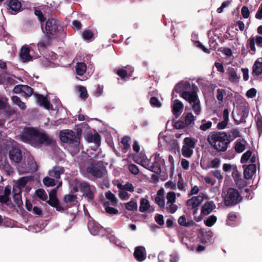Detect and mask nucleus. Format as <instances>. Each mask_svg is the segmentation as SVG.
Here are the masks:
<instances>
[{
    "label": "nucleus",
    "mask_w": 262,
    "mask_h": 262,
    "mask_svg": "<svg viewBox=\"0 0 262 262\" xmlns=\"http://www.w3.org/2000/svg\"><path fill=\"white\" fill-rule=\"evenodd\" d=\"M45 13L46 10L45 7H42L40 9H36L35 11V14L37 16L40 22L45 21L46 18L44 16V13Z\"/></svg>",
    "instance_id": "obj_46"
},
{
    "label": "nucleus",
    "mask_w": 262,
    "mask_h": 262,
    "mask_svg": "<svg viewBox=\"0 0 262 262\" xmlns=\"http://www.w3.org/2000/svg\"><path fill=\"white\" fill-rule=\"evenodd\" d=\"M84 138L88 142L94 144V146L92 147L94 150H96L100 145V137L96 132L94 133H87L84 136Z\"/></svg>",
    "instance_id": "obj_13"
},
{
    "label": "nucleus",
    "mask_w": 262,
    "mask_h": 262,
    "mask_svg": "<svg viewBox=\"0 0 262 262\" xmlns=\"http://www.w3.org/2000/svg\"><path fill=\"white\" fill-rule=\"evenodd\" d=\"M207 195L204 193H200L196 196H193L187 201V206L194 209L193 213H196L198 211V208L200 205L203 202L205 199H207Z\"/></svg>",
    "instance_id": "obj_9"
},
{
    "label": "nucleus",
    "mask_w": 262,
    "mask_h": 262,
    "mask_svg": "<svg viewBox=\"0 0 262 262\" xmlns=\"http://www.w3.org/2000/svg\"><path fill=\"white\" fill-rule=\"evenodd\" d=\"M130 138L128 136L124 137L122 140L121 143L123 144V147L122 148L123 151L126 152L130 148L129 141Z\"/></svg>",
    "instance_id": "obj_45"
},
{
    "label": "nucleus",
    "mask_w": 262,
    "mask_h": 262,
    "mask_svg": "<svg viewBox=\"0 0 262 262\" xmlns=\"http://www.w3.org/2000/svg\"><path fill=\"white\" fill-rule=\"evenodd\" d=\"M247 142L244 139H238L235 142L234 148L236 152L241 153L246 148Z\"/></svg>",
    "instance_id": "obj_33"
},
{
    "label": "nucleus",
    "mask_w": 262,
    "mask_h": 262,
    "mask_svg": "<svg viewBox=\"0 0 262 262\" xmlns=\"http://www.w3.org/2000/svg\"><path fill=\"white\" fill-rule=\"evenodd\" d=\"M178 223L180 225L186 227H191L195 224V223L192 220L189 219L187 220L184 215L179 217Z\"/></svg>",
    "instance_id": "obj_35"
},
{
    "label": "nucleus",
    "mask_w": 262,
    "mask_h": 262,
    "mask_svg": "<svg viewBox=\"0 0 262 262\" xmlns=\"http://www.w3.org/2000/svg\"><path fill=\"white\" fill-rule=\"evenodd\" d=\"M31 178L29 177H24L19 179L16 182V185L13 187L18 188L21 190V189L25 187L28 182L31 181Z\"/></svg>",
    "instance_id": "obj_37"
},
{
    "label": "nucleus",
    "mask_w": 262,
    "mask_h": 262,
    "mask_svg": "<svg viewBox=\"0 0 262 262\" xmlns=\"http://www.w3.org/2000/svg\"><path fill=\"white\" fill-rule=\"evenodd\" d=\"M13 199L17 205L19 207L23 204L21 190L18 188L13 187Z\"/></svg>",
    "instance_id": "obj_34"
},
{
    "label": "nucleus",
    "mask_w": 262,
    "mask_h": 262,
    "mask_svg": "<svg viewBox=\"0 0 262 262\" xmlns=\"http://www.w3.org/2000/svg\"><path fill=\"white\" fill-rule=\"evenodd\" d=\"M243 167L244 168V174L245 178L246 179L251 178L256 171V165L255 164H250L246 168H245V166H244Z\"/></svg>",
    "instance_id": "obj_31"
},
{
    "label": "nucleus",
    "mask_w": 262,
    "mask_h": 262,
    "mask_svg": "<svg viewBox=\"0 0 262 262\" xmlns=\"http://www.w3.org/2000/svg\"><path fill=\"white\" fill-rule=\"evenodd\" d=\"M166 208L168 211L175 213L178 210V206L175 204L176 202V194L173 191H170L166 194Z\"/></svg>",
    "instance_id": "obj_11"
},
{
    "label": "nucleus",
    "mask_w": 262,
    "mask_h": 262,
    "mask_svg": "<svg viewBox=\"0 0 262 262\" xmlns=\"http://www.w3.org/2000/svg\"><path fill=\"white\" fill-rule=\"evenodd\" d=\"M184 108L183 103L178 99L172 101V111L176 117H178L182 113Z\"/></svg>",
    "instance_id": "obj_19"
},
{
    "label": "nucleus",
    "mask_w": 262,
    "mask_h": 262,
    "mask_svg": "<svg viewBox=\"0 0 262 262\" xmlns=\"http://www.w3.org/2000/svg\"><path fill=\"white\" fill-rule=\"evenodd\" d=\"M259 47H262V36H256V37H251L249 39V47L254 54L255 52L256 48L255 43Z\"/></svg>",
    "instance_id": "obj_26"
},
{
    "label": "nucleus",
    "mask_w": 262,
    "mask_h": 262,
    "mask_svg": "<svg viewBox=\"0 0 262 262\" xmlns=\"http://www.w3.org/2000/svg\"><path fill=\"white\" fill-rule=\"evenodd\" d=\"M78 90L80 93V97L82 99H85L88 97L87 91L85 88L82 86H78Z\"/></svg>",
    "instance_id": "obj_59"
},
{
    "label": "nucleus",
    "mask_w": 262,
    "mask_h": 262,
    "mask_svg": "<svg viewBox=\"0 0 262 262\" xmlns=\"http://www.w3.org/2000/svg\"><path fill=\"white\" fill-rule=\"evenodd\" d=\"M253 73L256 75H259L262 73V61L257 59L253 66Z\"/></svg>",
    "instance_id": "obj_38"
},
{
    "label": "nucleus",
    "mask_w": 262,
    "mask_h": 262,
    "mask_svg": "<svg viewBox=\"0 0 262 262\" xmlns=\"http://www.w3.org/2000/svg\"><path fill=\"white\" fill-rule=\"evenodd\" d=\"M196 141L194 139L190 137H186L184 139L183 146H186L187 147L194 148Z\"/></svg>",
    "instance_id": "obj_41"
},
{
    "label": "nucleus",
    "mask_w": 262,
    "mask_h": 262,
    "mask_svg": "<svg viewBox=\"0 0 262 262\" xmlns=\"http://www.w3.org/2000/svg\"><path fill=\"white\" fill-rule=\"evenodd\" d=\"M128 170L132 173L135 175L137 174L139 171L137 166L134 164H131L128 165Z\"/></svg>",
    "instance_id": "obj_63"
},
{
    "label": "nucleus",
    "mask_w": 262,
    "mask_h": 262,
    "mask_svg": "<svg viewBox=\"0 0 262 262\" xmlns=\"http://www.w3.org/2000/svg\"><path fill=\"white\" fill-rule=\"evenodd\" d=\"M192 148L187 147L186 146H182V155L187 158H189L191 157L193 153Z\"/></svg>",
    "instance_id": "obj_42"
},
{
    "label": "nucleus",
    "mask_w": 262,
    "mask_h": 262,
    "mask_svg": "<svg viewBox=\"0 0 262 262\" xmlns=\"http://www.w3.org/2000/svg\"><path fill=\"white\" fill-rule=\"evenodd\" d=\"M88 173L96 177H101L105 174L106 170L102 163H97L92 164L86 169Z\"/></svg>",
    "instance_id": "obj_10"
},
{
    "label": "nucleus",
    "mask_w": 262,
    "mask_h": 262,
    "mask_svg": "<svg viewBox=\"0 0 262 262\" xmlns=\"http://www.w3.org/2000/svg\"><path fill=\"white\" fill-rule=\"evenodd\" d=\"M201 232L202 235V240L204 241L206 243L207 242H210L213 235L212 232L211 230H209L208 232H204L203 230H201ZM202 242H203V241Z\"/></svg>",
    "instance_id": "obj_44"
},
{
    "label": "nucleus",
    "mask_w": 262,
    "mask_h": 262,
    "mask_svg": "<svg viewBox=\"0 0 262 262\" xmlns=\"http://www.w3.org/2000/svg\"><path fill=\"white\" fill-rule=\"evenodd\" d=\"M126 209L128 211H134L137 210V204L134 201H130L125 204Z\"/></svg>",
    "instance_id": "obj_48"
},
{
    "label": "nucleus",
    "mask_w": 262,
    "mask_h": 262,
    "mask_svg": "<svg viewBox=\"0 0 262 262\" xmlns=\"http://www.w3.org/2000/svg\"><path fill=\"white\" fill-rule=\"evenodd\" d=\"M194 117L191 113H188L185 117L184 123L186 125L191 124L194 121Z\"/></svg>",
    "instance_id": "obj_52"
},
{
    "label": "nucleus",
    "mask_w": 262,
    "mask_h": 262,
    "mask_svg": "<svg viewBox=\"0 0 262 262\" xmlns=\"http://www.w3.org/2000/svg\"><path fill=\"white\" fill-rule=\"evenodd\" d=\"M216 217L214 215H211L204 221V223L208 227H211L216 221Z\"/></svg>",
    "instance_id": "obj_54"
},
{
    "label": "nucleus",
    "mask_w": 262,
    "mask_h": 262,
    "mask_svg": "<svg viewBox=\"0 0 262 262\" xmlns=\"http://www.w3.org/2000/svg\"><path fill=\"white\" fill-rule=\"evenodd\" d=\"M31 48L28 46H23L20 50L19 54L20 59L23 62L31 61L32 59V52Z\"/></svg>",
    "instance_id": "obj_16"
},
{
    "label": "nucleus",
    "mask_w": 262,
    "mask_h": 262,
    "mask_svg": "<svg viewBox=\"0 0 262 262\" xmlns=\"http://www.w3.org/2000/svg\"><path fill=\"white\" fill-rule=\"evenodd\" d=\"M16 143H13V147L9 151L10 159L15 162L19 163L22 159L21 152L20 148L15 146Z\"/></svg>",
    "instance_id": "obj_14"
},
{
    "label": "nucleus",
    "mask_w": 262,
    "mask_h": 262,
    "mask_svg": "<svg viewBox=\"0 0 262 262\" xmlns=\"http://www.w3.org/2000/svg\"><path fill=\"white\" fill-rule=\"evenodd\" d=\"M62 183L61 182H59L58 184V186L56 189H53L49 193V198L50 200L48 202L49 204L51 205L52 206L55 207L56 208V210L58 211H61L63 210V208L59 205L58 201L56 198V192L57 189L61 186Z\"/></svg>",
    "instance_id": "obj_12"
},
{
    "label": "nucleus",
    "mask_w": 262,
    "mask_h": 262,
    "mask_svg": "<svg viewBox=\"0 0 262 262\" xmlns=\"http://www.w3.org/2000/svg\"><path fill=\"white\" fill-rule=\"evenodd\" d=\"M226 96V91L225 89H217L216 93V98L220 101H223Z\"/></svg>",
    "instance_id": "obj_50"
},
{
    "label": "nucleus",
    "mask_w": 262,
    "mask_h": 262,
    "mask_svg": "<svg viewBox=\"0 0 262 262\" xmlns=\"http://www.w3.org/2000/svg\"><path fill=\"white\" fill-rule=\"evenodd\" d=\"M150 103L152 107H160L162 106V103L159 99L155 97H152L150 98Z\"/></svg>",
    "instance_id": "obj_57"
},
{
    "label": "nucleus",
    "mask_w": 262,
    "mask_h": 262,
    "mask_svg": "<svg viewBox=\"0 0 262 262\" xmlns=\"http://www.w3.org/2000/svg\"><path fill=\"white\" fill-rule=\"evenodd\" d=\"M28 166L25 170H21L19 168L18 171L21 173H27L34 172L37 169V165L33 157L29 156L27 159Z\"/></svg>",
    "instance_id": "obj_23"
},
{
    "label": "nucleus",
    "mask_w": 262,
    "mask_h": 262,
    "mask_svg": "<svg viewBox=\"0 0 262 262\" xmlns=\"http://www.w3.org/2000/svg\"><path fill=\"white\" fill-rule=\"evenodd\" d=\"M105 196L107 200H108V202H105L103 203V206L106 213H118L117 210L109 206H115L117 204L118 200L115 195L108 190L105 193Z\"/></svg>",
    "instance_id": "obj_8"
},
{
    "label": "nucleus",
    "mask_w": 262,
    "mask_h": 262,
    "mask_svg": "<svg viewBox=\"0 0 262 262\" xmlns=\"http://www.w3.org/2000/svg\"><path fill=\"white\" fill-rule=\"evenodd\" d=\"M12 100L14 103L18 105L21 109L25 110L26 108L25 104L20 100L18 97L16 96H13Z\"/></svg>",
    "instance_id": "obj_51"
},
{
    "label": "nucleus",
    "mask_w": 262,
    "mask_h": 262,
    "mask_svg": "<svg viewBox=\"0 0 262 262\" xmlns=\"http://www.w3.org/2000/svg\"><path fill=\"white\" fill-rule=\"evenodd\" d=\"M8 6L10 13L15 14L20 11L21 5L18 0H10Z\"/></svg>",
    "instance_id": "obj_27"
},
{
    "label": "nucleus",
    "mask_w": 262,
    "mask_h": 262,
    "mask_svg": "<svg viewBox=\"0 0 262 262\" xmlns=\"http://www.w3.org/2000/svg\"><path fill=\"white\" fill-rule=\"evenodd\" d=\"M80 134H76L72 130L65 129L60 132V139L63 143H68L71 148L70 150L74 154L78 152L80 149Z\"/></svg>",
    "instance_id": "obj_4"
},
{
    "label": "nucleus",
    "mask_w": 262,
    "mask_h": 262,
    "mask_svg": "<svg viewBox=\"0 0 262 262\" xmlns=\"http://www.w3.org/2000/svg\"><path fill=\"white\" fill-rule=\"evenodd\" d=\"M21 93L24 96L29 97L32 95L33 90L31 88L24 85V86H23V91Z\"/></svg>",
    "instance_id": "obj_55"
},
{
    "label": "nucleus",
    "mask_w": 262,
    "mask_h": 262,
    "mask_svg": "<svg viewBox=\"0 0 262 262\" xmlns=\"http://www.w3.org/2000/svg\"><path fill=\"white\" fill-rule=\"evenodd\" d=\"M145 214H128L127 218H130L133 222L141 221L146 218Z\"/></svg>",
    "instance_id": "obj_40"
},
{
    "label": "nucleus",
    "mask_w": 262,
    "mask_h": 262,
    "mask_svg": "<svg viewBox=\"0 0 262 262\" xmlns=\"http://www.w3.org/2000/svg\"><path fill=\"white\" fill-rule=\"evenodd\" d=\"M212 125V123L210 121H207L205 119H203L201 121V125L200 126L201 130L205 131L210 129Z\"/></svg>",
    "instance_id": "obj_47"
},
{
    "label": "nucleus",
    "mask_w": 262,
    "mask_h": 262,
    "mask_svg": "<svg viewBox=\"0 0 262 262\" xmlns=\"http://www.w3.org/2000/svg\"><path fill=\"white\" fill-rule=\"evenodd\" d=\"M221 164V161L218 158H215L212 160L209 163V167L210 168L218 167Z\"/></svg>",
    "instance_id": "obj_64"
},
{
    "label": "nucleus",
    "mask_w": 262,
    "mask_h": 262,
    "mask_svg": "<svg viewBox=\"0 0 262 262\" xmlns=\"http://www.w3.org/2000/svg\"><path fill=\"white\" fill-rule=\"evenodd\" d=\"M37 102L47 110H57L60 106V101L57 98H54L52 102L54 104H50L47 97L41 95L35 94Z\"/></svg>",
    "instance_id": "obj_5"
},
{
    "label": "nucleus",
    "mask_w": 262,
    "mask_h": 262,
    "mask_svg": "<svg viewBox=\"0 0 262 262\" xmlns=\"http://www.w3.org/2000/svg\"><path fill=\"white\" fill-rule=\"evenodd\" d=\"M116 185L118 188L124 189L126 191H129L130 192L134 191V187L129 183H127L125 185H122L121 183H118Z\"/></svg>",
    "instance_id": "obj_43"
},
{
    "label": "nucleus",
    "mask_w": 262,
    "mask_h": 262,
    "mask_svg": "<svg viewBox=\"0 0 262 262\" xmlns=\"http://www.w3.org/2000/svg\"><path fill=\"white\" fill-rule=\"evenodd\" d=\"M196 86L191 85L188 81H181L176 84L174 91L179 93L181 97L187 101L191 106L195 115H199L201 111L200 101L195 91Z\"/></svg>",
    "instance_id": "obj_1"
},
{
    "label": "nucleus",
    "mask_w": 262,
    "mask_h": 262,
    "mask_svg": "<svg viewBox=\"0 0 262 262\" xmlns=\"http://www.w3.org/2000/svg\"><path fill=\"white\" fill-rule=\"evenodd\" d=\"M119 196L122 200H127L129 198L130 194H129L124 189L119 188Z\"/></svg>",
    "instance_id": "obj_56"
},
{
    "label": "nucleus",
    "mask_w": 262,
    "mask_h": 262,
    "mask_svg": "<svg viewBox=\"0 0 262 262\" xmlns=\"http://www.w3.org/2000/svg\"><path fill=\"white\" fill-rule=\"evenodd\" d=\"M257 157L251 150H247L242 156L241 162L243 164L248 163H254L256 162Z\"/></svg>",
    "instance_id": "obj_24"
},
{
    "label": "nucleus",
    "mask_w": 262,
    "mask_h": 262,
    "mask_svg": "<svg viewBox=\"0 0 262 262\" xmlns=\"http://www.w3.org/2000/svg\"><path fill=\"white\" fill-rule=\"evenodd\" d=\"M145 168L156 173H159L161 171L160 166L157 162H155L154 163H151L149 161L148 163V166H146Z\"/></svg>",
    "instance_id": "obj_36"
},
{
    "label": "nucleus",
    "mask_w": 262,
    "mask_h": 262,
    "mask_svg": "<svg viewBox=\"0 0 262 262\" xmlns=\"http://www.w3.org/2000/svg\"><path fill=\"white\" fill-rule=\"evenodd\" d=\"M21 140L28 143L34 147L40 144H49L53 142L52 137L47 135L43 131L36 130L32 128H26L20 135Z\"/></svg>",
    "instance_id": "obj_2"
},
{
    "label": "nucleus",
    "mask_w": 262,
    "mask_h": 262,
    "mask_svg": "<svg viewBox=\"0 0 262 262\" xmlns=\"http://www.w3.org/2000/svg\"><path fill=\"white\" fill-rule=\"evenodd\" d=\"M134 256L138 261L142 262L146 258L145 249L142 246H138L135 248Z\"/></svg>",
    "instance_id": "obj_22"
},
{
    "label": "nucleus",
    "mask_w": 262,
    "mask_h": 262,
    "mask_svg": "<svg viewBox=\"0 0 262 262\" xmlns=\"http://www.w3.org/2000/svg\"><path fill=\"white\" fill-rule=\"evenodd\" d=\"M223 170L225 172L232 173L236 184L239 187H242L245 186L244 181L240 178V176L237 171V166L235 164H224Z\"/></svg>",
    "instance_id": "obj_6"
},
{
    "label": "nucleus",
    "mask_w": 262,
    "mask_h": 262,
    "mask_svg": "<svg viewBox=\"0 0 262 262\" xmlns=\"http://www.w3.org/2000/svg\"><path fill=\"white\" fill-rule=\"evenodd\" d=\"M133 71V68L128 66L116 70V73L121 79L126 80L132 76Z\"/></svg>",
    "instance_id": "obj_18"
},
{
    "label": "nucleus",
    "mask_w": 262,
    "mask_h": 262,
    "mask_svg": "<svg viewBox=\"0 0 262 262\" xmlns=\"http://www.w3.org/2000/svg\"><path fill=\"white\" fill-rule=\"evenodd\" d=\"M11 193V188L9 186L5 187L4 193L0 195V203L5 204L9 207L12 206V204L9 198Z\"/></svg>",
    "instance_id": "obj_20"
},
{
    "label": "nucleus",
    "mask_w": 262,
    "mask_h": 262,
    "mask_svg": "<svg viewBox=\"0 0 262 262\" xmlns=\"http://www.w3.org/2000/svg\"><path fill=\"white\" fill-rule=\"evenodd\" d=\"M242 200L239 192L235 189L229 188L225 195V203L227 206L236 204Z\"/></svg>",
    "instance_id": "obj_7"
},
{
    "label": "nucleus",
    "mask_w": 262,
    "mask_h": 262,
    "mask_svg": "<svg viewBox=\"0 0 262 262\" xmlns=\"http://www.w3.org/2000/svg\"><path fill=\"white\" fill-rule=\"evenodd\" d=\"M58 22L57 20L50 18L49 19L45 26V31L47 34H54L58 29Z\"/></svg>",
    "instance_id": "obj_15"
},
{
    "label": "nucleus",
    "mask_w": 262,
    "mask_h": 262,
    "mask_svg": "<svg viewBox=\"0 0 262 262\" xmlns=\"http://www.w3.org/2000/svg\"><path fill=\"white\" fill-rule=\"evenodd\" d=\"M85 214L87 215V219L88 220V228L90 232L94 235L98 234L100 228L97 223L94 220V219L90 216V214Z\"/></svg>",
    "instance_id": "obj_17"
},
{
    "label": "nucleus",
    "mask_w": 262,
    "mask_h": 262,
    "mask_svg": "<svg viewBox=\"0 0 262 262\" xmlns=\"http://www.w3.org/2000/svg\"><path fill=\"white\" fill-rule=\"evenodd\" d=\"M77 197L75 195L73 194H67L64 197V202L69 206L71 203L76 201Z\"/></svg>",
    "instance_id": "obj_49"
},
{
    "label": "nucleus",
    "mask_w": 262,
    "mask_h": 262,
    "mask_svg": "<svg viewBox=\"0 0 262 262\" xmlns=\"http://www.w3.org/2000/svg\"><path fill=\"white\" fill-rule=\"evenodd\" d=\"M232 3V1H227L225 2H224L220 7H219L217 9V12L219 13H221L223 12V10L229 6Z\"/></svg>",
    "instance_id": "obj_61"
},
{
    "label": "nucleus",
    "mask_w": 262,
    "mask_h": 262,
    "mask_svg": "<svg viewBox=\"0 0 262 262\" xmlns=\"http://www.w3.org/2000/svg\"><path fill=\"white\" fill-rule=\"evenodd\" d=\"M82 37L85 40L90 39L93 37V33L90 30H86L83 32Z\"/></svg>",
    "instance_id": "obj_62"
},
{
    "label": "nucleus",
    "mask_w": 262,
    "mask_h": 262,
    "mask_svg": "<svg viewBox=\"0 0 262 262\" xmlns=\"http://www.w3.org/2000/svg\"><path fill=\"white\" fill-rule=\"evenodd\" d=\"M216 205L212 201L206 202L202 206L201 213H211L215 211Z\"/></svg>",
    "instance_id": "obj_29"
},
{
    "label": "nucleus",
    "mask_w": 262,
    "mask_h": 262,
    "mask_svg": "<svg viewBox=\"0 0 262 262\" xmlns=\"http://www.w3.org/2000/svg\"><path fill=\"white\" fill-rule=\"evenodd\" d=\"M64 169L63 167L55 166L51 170H49L48 173L51 177L56 179H60V176L64 173Z\"/></svg>",
    "instance_id": "obj_30"
},
{
    "label": "nucleus",
    "mask_w": 262,
    "mask_h": 262,
    "mask_svg": "<svg viewBox=\"0 0 262 262\" xmlns=\"http://www.w3.org/2000/svg\"><path fill=\"white\" fill-rule=\"evenodd\" d=\"M86 70V66L84 63H77L76 66V74L78 76H82Z\"/></svg>",
    "instance_id": "obj_39"
},
{
    "label": "nucleus",
    "mask_w": 262,
    "mask_h": 262,
    "mask_svg": "<svg viewBox=\"0 0 262 262\" xmlns=\"http://www.w3.org/2000/svg\"><path fill=\"white\" fill-rule=\"evenodd\" d=\"M37 216H35L33 219L34 222H37V226H39L40 228H44L48 224V222L49 221V219H43V215L44 214H36Z\"/></svg>",
    "instance_id": "obj_32"
},
{
    "label": "nucleus",
    "mask_w": 262,
    "mask_h": 262,
    "mask_svg": "<svg viewBox=\"0 0 262 262\" xmlns=\"http://www.w3.org/2000/svg\"><path fill=\"white\" fill-rule=\"evenodd\" d=\"M43 183L48 187L53 186L55 185V180L49 177L45 178L43 180Z\"/></svg>",
    "instance_id": "obj_60"
},
{
    "label": "nucleus",
    "mask_w": 262,
    "mask_h": 262,
    "mask_svg": "<svg viewBox=\"0 0 262 262\" xmlns=\"http://www.w3.org/2000/svg\"><path fill=\"white\" fill-rule=\"evenodd\" d=\"M36 195L42 201H46L48 199V195L45 191L42 189H39L36 191Z\"/></svg>",
    "instance_id": "obj_53"
},
{
    "label": "nucleus",
    "mask_w": 262,
    "mask_h": 262,
    "mask_svg": "<svg viewBox=\"0 0 262 262\" xmlns=\"http://www.w3.org/2000/svg\"><path fill=\"white\" fill-rule=\"evenodd\" d=\"M135 161L145 168L148 166V163L149 162V160L146 158L145 154L141 152L140 154L136 155L134 157Z\"/></svg>",
    "instance_id": "obj_28"
},
{
    "label": "nucleus",
    "mask_w": 262,
    "mask_h": 262,
    "mask_svg": "<svg viewBox=\"0 0 262 262\" xmlns=\"http://www.w3.org/2000/svg\"><path fill=\"white\" fill-rule=\"evenodd\" d=\"M16 79H17L15 76L8 74L0 75V84H6L7 86L16 83Z\"/></svg>",
    "instance_id": "obj_25"
},
{
    "label": "nucleus",
    "mask_w": 262,
    "mask_h": 262,
    "mask_svg": "<svg viewBox=\"0 0 262 262\" xmlns=\"http://www.w3.org/2000/svg\"><path fill=\"white\" fill-rule=\"evenodd\" d=\"M210 145L219 151H225L230 143L227 135L225 132H210L207 137Z\"/></svg>",
    "instance_id": "obj_3"
},
{
    "label": "nucleus",
    "mask_w": 262,
    "mask_h": 262,
    "mask_svg": "<svg viewBox=\"0 0 262 262\" xmlns=\"http://www.w3.org/2000/svg\"><path fill=\"white\" fill-rule=\"evenodd\" d=\"M139 210L141 212H154L155 211L154 207L150 204L149 201L148 200L147 196L140 199Z\"/></svg>",
    "instance_id": "obj_21"
},
{
    "label": "nucleus",
    "mask_w": 262,
    "mask_h": 262,
    "mask_svg": "<svg viewBox=\"0 0 262 262\" xmlns=\"http://www.w3.org/2000/svg\"><path fill=\"white\" fill-rule=\"evenodd\" d=\"M155 202L161 208H164L165 205L164 197L155 196Z\"/></svg>",
    "instance_id": "obj_58"
}]
</instances>
